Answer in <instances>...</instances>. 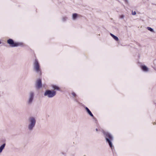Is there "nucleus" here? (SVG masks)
<instances>
[{
	"mask_svg": "<svg viewBox=\"0 0 156 156\" xmlns=\"http://www.w3.org/2000/svg\"><path fill=\"white\" fill-rule=\"evenodd\" d=\"M102 133L104 134L106 142L108 144L110 147H112L113 146L112 141L113 140V136L111 134L108 132L103 130Z\"/></svg>",
	"mask_w": 156,
	"mask_h": 156,
	"instance_id": "nucleus-1",
	"label": "nucleus"
},
{
	"mask_svg": "<svg viewBox=\"0 0 156 156\" xmlns=\"http://www.w3.org/2000/svg\"><path fill=\"white\" fill-rule=\"evenodd\" d=\"M29 123L27 126L28 129L30 131H32L35 127L36 120L35 118L31 116L28 118Z\"/></svg>",
	"mask_w": 156,
	"mask_h": 156,
	"instance_id": "nucleus-2",
	"label": "nucleus"
},
{
	"mask_svg": "<svg viewBox=\"0 0 156 156\" xmlns=\"http://www.w3.org/2000/svg\"><path fill=\"white\" fill-rule=\"evenodd\" d=\"M56 94L55 90H45L44 95L49 98H51L55 96Z\"/></svg>",
	"mask_w": 156,
	"mask_h": 156,
	"instance_id": "nucleus-3",
	"label": "nucleus"
},
{
	"mask_svg": "<svg viewBox=\"0 0 156 156\" xmlns=\"http://www.w3.org/2000/svg\"><path fill=\"white\" fill-rule=\"evenodd\" d=\"M7 43L10 46L12 47H17L21 46L23 43L21 42H16L11 39H9L7 40Z\"/></svg>",
	"mask_w": 156,
	"mask_h": 156,
	"instance_id": "nucleus-4",
	"label": "nucleus"
},
{
	"mask_svg": "<svg viewBox=\"0 0 156 156\" xmlns=\"http://www.w3.org/2000/svg\"><path fill=\"white\" fill-rule=\"evenodd\" d=\"M34 92L30 91L29 94L28 99L27 101V103L28 105H31L33 101L34 98Z\"/></svg>",
	"mask_w": 156,
	"mask_h": 156,
	"instance_id": "nucleus-5",
	"label": "nucleus"
},
{
	"mask_svg": "<svg viewBox=\"0 0 156 156\" xmlns=\"http://www.w3.org/2000/svg\"><path fill=\"white\" fill-rule=\"evenodd\" d=\"M34 68L37 73L39 74H41L39 64L37 60L36 59H35L34 62Z\"/></svg>",
	"mask_w": 156,
	"mask_h": 156,
	"instance_id": "nucleus-6",
	"label": "nucleus"
},
{
	"mask_svg": "<svg viewBox=\"0 0 156 156\" xmlns=\"http://www.w3.org/2000/svg\"><path fill=\"white\" fill-rule=\"evenodd\" d=\"M36 86L38 88H41L42 86L41 80V79H38L36 82Z\"/></svg>",
	"mask_w": 156,
	"mask_h": 156,
	"instance_id": "nucleus-7",
	"label": "nucleus"
},
{
	"mask_svg": "<svg viewBox=\"0 0 156 156\" xmlns=\"http://www.w3.org/2000/svg\"><path fill=\"white\" fill-rule=\"evenodd\" d=\"M85 109H86L87 113L89 115H90L91 117H93V118H94L93 114H92L91 112L90 111V110L89 109V108L87 107H86L85 108Z\"/></svg>",
	"mask_w": 156,
	"mask_h": 156,
	"instance_id": "nucleus-8",
	"label": "nucleus"
},
{
	"mask_svg": "<svg viewBox=\"0 0 156 156\" xmlns=\"http://www.w3.org/2000/svg\"><path fill=\"white\" fill-rule=\"evenodd\" d=\"M141 67L142 69L144 71L147 72L148 71V68L145 65H142Z\"/></svg>",
	"mask_w": 156,
	"mask_h": 156,
	"instance_id": "nucleus-9",
	"label": "nucleus"
},
{
	"mask_svg": "<svg viewBox=\"0 0 156 156\" xmlns=\"http://www.w3.org/2000/svg\"><path fill=\"white\" fill-rule=\"evenodd\" d=\"M51 86L52 87V88L54 89V90H56L59 91L60 90L59 87L58 86H57L55 85L52 84L51 85Z\"/></svg>",
	"mask_w": 156,
	"mask_h": 156,
	"instance_id": "nucleus-10",
	"label": "nucleus"
},
{
	"mask_svg": "<svg viewBox=\"0 0 156 156\" xmlns=\"http://www.w3.org/2000/svg\"><path fill=\"white\" fill-rule=\"evenodd\" d=\"M5 143H4L0 146V153L2 152L3 150L5 148Z\"/></svg>",
	"mask_w": 156,
	"mask_h": 156,
	"instance_id": "nucleus-11",
	"label": "nucleus"
},
{
	"mask_svg": "<svg viewBox=\"0 0 156 156\" xmlns=\"http://www.w3.org/2000/svg\"><path fill=\"white\" fill-rule=\"evenodd\" d=\"M110 35L116 41H118L119 40V38L117 37L111 33L110 34Z\"/></svg>",
	"mask_w": 156,
	"mask_h": 156,
	"instance_id": "nucleus-12",
	"label": "nucleus"
},
{
	"mask_svg": "<svg viewBox=\"0 0 156 156\" xmlns=\"http://www.w3.org/2000/svg\"><path fill=\"white\" fill-rule=\"evenodd\" d=\"M78 14L77 13H73L72 15V18L73 20H75L77 18Z\"/></svg>",
	"mask_w": 156,
	"mask_h": 156,
	"instance_id": "nucleus-13",
	"label": "nucleus"
},
{
	"mask_svg": "<svg viewBox=\"0 0 156 156\" xmlns=\"http://www.w3.org/2000/svg\"><path fill=\"white\" fill-rule=\"evenodd\" d=\"M67 17L66 16H63L62 17V20L63 22H65L67 20Z\"/></svg>",
	"mask_w": 156,
	"mask_h": 156,
	"instance_id": "nucleus-14",
	"label": "nucleus"
},
{
	"mask_svg": "<svg viewBox=\"0 0 156 156\" xmlns=\"http://www.w3.org/2000/svg\"><path fill=\"white\" fill-rule=\"evenodd\" d=\"M147 30H149L151 32H154L153 29H152V28H151V27H147Z\"/></svg>",
	"mask_w": 156,
	"mask_h": 156,
	"instance_id": "nucleus-15",
	"label": "nucleus"
},
{
	"mask_svg": "<svg viewBox=\"0 0 156 156\" xmlns=\"http://www.w3.org/2000/svg\"><path fill=\"white\" fill-rule=\"evenodd\" d=\"M132 14L133 15H135L136 14V11H134V12L132 11Z\"/></svg>",
	"mask_w": 156,
	"mask_h": 156,
	"instance_id": "nucleus-16",
	"label": "nucleus"
},
{
	"mask_svg": "<svg viewBox=\"0 0 156 156\" xmlns=\"http://www.w3.org/2000/svg\"><path fill=\"white\" fill-rule=\"evenodd\" d=\"M124 15H122L120 16L119 17L120 19H123L124 18Z\"/></svg>",
	"mask_w": 156,
	"mask_h": 156,
	"instance_id": "nucleus-17",
	"label": "nucleus"
},
{
	"mask_svg": "<svg viewBox=\"0 0 156 156\" xmlns=\"http://www.w3.org/2000/svg\"><path fill=\"white\" fill-rule=\"evenodd\" d=\"M72 94L74 97L76 96V94L74 92H73L72 93Z\"/></svg>",
	"mask_w": 156,
	"mask_h": 156,
	"instance_id": "nucleus-18",
	"label": "nucleus"
},
{
	"mask_svg": "<svg viewBox=\"0 0 156 156\" xmlns=\"http://www.w3.org/2000/svg\"><path fill=\"white\" fill-rule=\"evenodd\" d=\"M124 2L126 4H128V0H124Z\"/></svg>",
	"mask_w": 156,
	"mask_h": 156,
	"instance_id": "nucleus-19",
	"label": "nucleus"
},
{
	"mask_svg": "<svg viewBox=\"0 0 156 156\" xmlns=\"http://www.w3.org/2000/svg\"><path fill=\"white\" fill-rule=\"evenodd\" d=\"M96 130L97 131H98V129H96Z\"/></svg>",
	"mask_w": 156,
	"mask_h": 156,
	"instance_id": "nucleus-20",
	"label": "nucleus"
},
{
	"mask_svg": "<svg viewBox=\"0 0 156 156\" xmlns=\"http://www.w3.org/2000/svg\"><path fill=\"white\" fill-rule=\"evenodd\" d=\"M1 43V41H0V44Z\"/></svg>",
	"mask_w": 156,
	"mask_h": 156,
	"instance_id": "nucleus-21",
	"label": "nucleus"
}]
</instances>
